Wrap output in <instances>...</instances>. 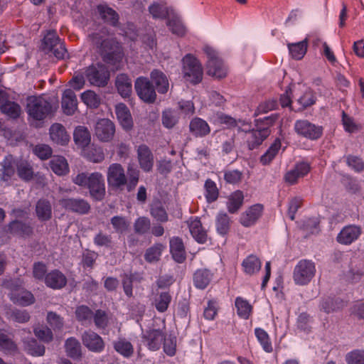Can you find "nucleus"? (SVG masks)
<instances>
[{
  "instance_id": "09e8293b",
  "label": "nucleus",
  "mask_w": 364,
  "mask_h": 364,
  "mask_svg": "<svg viewBox=\"0 0 364 364\" xmlns=\"http://www.w3.org/2000/svg\"><path fill=\"white\" fill-rule=\"evenodd\" d=\"M0 350L6 354H14L17 350L15 343L6 334L0 333Z\"/></svg>"
},
{
  "instance_id": "864d4df0",
  "label": "nucleus",
  "mask_w": 364,
  "mask_h": 364,
  "mask_svg": "<svg viewBox=\"0 0 364 364\" xmlns=\"http://www.w3.org/2000/svg\"><path fill=\"white\" fill-rule=\"evenodd\" d=\"M235 306L237 309V314L240 317L245 319L249 318L252 307L247 301L237 297L235 300Z\"/></svg>"
},
{
  "instance_id": "0e129e2a",
  "label": "nucleus",
  "mask_w": 364,
  "mask_h": 364,
  "mask_svg": "<svg viewBox=\"0 0 364 364\" xmlns=\"http://www.w3.org/2000/svg\"><path fill=\"white\" fill-rule=\"evenodd\" d=\"M75 314L76 319L80 322L90 321L93 316V311L90 307L85 305L77 306Z\"/></svg>"
},
{
  "instance_id": "bf43d9fd",
  "label": "nucleus",
  "mask_w": 364,
  "mask_h": 364,
  "mask_svg": "<svg viewBox=\"0 0 364 364\" xmlns=\"http://www.w3.org/2000/svg\"><path fill=\"white\" fill-rule=\"evenodd\" d=\"M82 100L90 107L97 108L100 105V97L92 90H87L81 95Z\"/></svg>"
},
{
  "instance_id": "c03bdc74",
  "label": "nucleus",
  "mask_w": 364,
  "mask_h": 364,
  "mask_svg": "<svg viewBox=\"0 0 364 364\" xmlns=\"http://www.w3.org/2000/svg\"><path fill=\"white\" fill-rule=\"evenodd\" d=\"M127 183L126 184L128 192H132L136 186L139 179V170L136 166L129 164L127 167Z\"/></svg>"
},
{
  "instance_id": "7c9ffc66",
  "label": "nucleus",
  "mask_w": 364,
  "mask_h": 364,
  "mask_svg": "<svg viewBox=\"0 0 364 364\" xmlns=\"http://www.w3.org/2000/svg\"><path fill=\"white\" fill-rule=\"evenodd\" d=\"M170 251L173 259L182 263L186 259V251L182 240L179 237H173L170 240Z\"/></svg>"
},
{
  "instance_id": "393cba45",
  "label": "nucleus",
  "mask_w": 364,
  "mask_h": 364,
  "mask_svg": "<svg viewBox=\"0 0 364 364\" xmlns=\"http://www.w3.org/2000/svg\"><path fill=\"white\" fill-rule=\"evenodd\" d=\"M310 165L308 163L301 162L297 164L294 168L288 171L284 176L287 183L292 185L297 182L298 178L306 176L310 171Z\"/></svg>"
},
{
  "instance_id": "20e7f679",
  "label": "nucleus",
  "mask_w": 364,
  "mask_h": 364,
  "mask_svg": "<svg viewBox=\"0 0 364 364\" xmlns=\"http://www.w3.org/2000/svg\"><path fill=\"white\" fill-rule=\"evenodd\" d=\"M182 63L186 80L193 85L200 83L203 80V71L199 60L191 54H187L183 58Z\"/></svg>"
},
{
  "instance_id": "f257e3e1",
  "label": "nucleus",
  "mask_w": 364,
  "mask_h": 364,
  "mask_svg": "<svg viewBox=\"0 0 364 364\" xmlns=\"http://www.w3.org/2000/svg\"><path fill=\"white\" fill-rule=\"evenodd\" d=\"M101 32L92 33L88 36L92 43L98 48L104 63L112 65L122 61L124 57L123 49L116 38H105Z\"/></svg>"
},
{
  "instance_id": "774afa93",
  "label": "nucleus",
  "mask_w": 364,
  "mask_h": 364,
  "mask_svg": "<svg viewBox=\"0 0 364 364\" xmlns=\"http://www.w3.org/2000/svg\"><path fill=\"white\" fill-rule=\"evenodd\" d=\"M348 364H364V350H354L346 355Z\"/></svg>"
},
{
  "instance_id": "f03ea898",
  "label": "nucleus",
  "mask_w": 364,
  "mask_h": 364,
  "mask_svg": "<svg viewBox=\"0 0 364 364\" xmlns=\"http://www.w3.org/2000/svg\"><path fill=\"white\" fill-rule=\"evenodd\" d=\"M26 112L29 125L35 129L44 127V119L51 117L54 112L50 102L42 97L29 96L27 97Z\"/></svg>"
},
{
  "instance_id": "f3484780",
  "label": "nucleus",
  "mask_w": 364,
  "mask_h": 364,
  "mask_svg": "<svg viewBox=\"0 0 364 364\" xmlns=\"http://www.w3.org/2000/svg\"><path fill=\"white\" fill-rule=\"evenodd\" d=\"M360 234V227L355 225H346L338 233L336 240L342 245H350L359 237Z\"/></svg>"
},
{
  "instance_id": "58836bf2",
  "label": "nucleus",
  "mask_w": 364,
  "mask_h": 364,
  "mask_svg": "<svg viewBox=\"0 0 364 364\" xmlns=\"http://www.w3.org/2000/svg\"><path fill=\"white\" fill-rule=\"evenodd\" d=\"M211 277L212 274L209 270L198 269L193 275L194 284L197 288L203 289L209 284Z\"/></svg>"
},
{
  "instance_id": "a878e982",
  "label": "nucleus",
  "mask_w": 364,
  "mask_h": 364,
  "mask_svg": "<svg viewBox=\"0 0 364 364\" xmlns=\"http://www.w3.org/2000/svg\"><path fill=\"white\" fill-rule=\"evenodd\" d=\"M4 286L11 291L10 299L14 304H23V288L20 279L9 280L4 283Z\"/></svg>"
},
{
  "instance_id": "0eeeda50",
  "label": "nucleus",
  "mask_w": 364,
  "mask_h": 364,
  "mask_svg": "<svg viewBox=\"0 0 364 364\" xmlns=\"http://www.w3.org/2000/svg\"><path fill=\"white\" fill-rule=\"evenodd\" d=\"M134 90L137 96L144 102L154 104L156 101V91L149 78L144 76L137 77L134 82Z\"/></svg>"
},
{
  "instance_id": "5701e85b",
  "label": "nucleus",
  "mask_w": 364,
  "mask_h": 364,
  "mask_svg": "<svg viewBox=\"0 0 364 364\" xmlns=\"http://www.w3.org/2000/svg\"><path fill=\"white\" fill-rule=\"evenodd\" d=\"M269 134L270 131L267 127H259V129L257 128L256 130L253 129L247 140L249 150L258 148Z\"/></svg>"
},
{
  "instance_id": "cd10ccee",
  "label": "nucleus",
  "mask_w": 364,
  "mask_h": 364,
  "mask_svg": "<svg viewBox=\"0 0 364 364\" xmlns=\"http://www.w3.org/2000/svg\"><path fill=\"white\" fill-rule=\"evenodd\" d=\"M190 132L196 137H203L210 132L208 124L200 117H194L189 124Z\"/></svg>"
},
{
  "instance_id": "6e6552de",
  "label": "nucleus",
  "mask_w": 364,
  "mask_h": 364,
  "mask_svg": "<svg viewBox=\"0 0 364 364\" xmlns=\"http://www.w3.org/2000/svg\"><path fill=\"white\" fill-rule=\"evenodd\" d=\"M85 75L88 82L95 86L105 87L109 80V71L103 64L90 65L85 70Z\"/></svg>"
},
{
  "instance_id": "2eb2a0df",
  "label": "nucleus",
  "mask_w": 364,
  "mask_h": 364,
  "mask_svg": "<svg viewBox=\"0 0 364 364\" xmlns=\"http://www.w3.org/2000/svg\"><path fill=\"white\" fill-rule=\"evenodd\" d=\"M82 344L91 352L100 353L105 349L102 338L93 331H85L81 336Z\"/></svg>"
},
{
  "instance_id": "7ed1b4c3",
  "label": "nucleus",
  "mask_w": 364,
  "mask_h": 364,
  "mask_svg": "<svg viewBox=\"0 0 364 364\" xmlns=\"http://www.w3.org/2000/svg\"><path fill=\"white\" fill-rule=\"evenodd\" d=\"M73 182L87 188L91 198L102 201L106 196V186L103 175L100 172H82L73 178Z\"/></svg>"
},
{
  "instance_id": "c85d7f7f",
  "label": "nucleus",
  "mask_w": 364,
  "mask_h": 364,
  "mask_svg": "<svg viewBox=\"0 0 364 364\" xmlns=\"http://www.w3.org/2000/svg\"><path fill=\"white\" fill-rule=\"evenodd\" d=\"M35 211L41 221H48L52 218V205L46 198H41L37 201Z\"/></svg>"
},
{
  "instance_id": "e2e57ef3",
  "label": "nucleus",
  "mask_w": 364,
  "mask_h": 364,
  "mask_svg": "<svg viewBox=\"0 0 364 364\" xmlns=\"http://www.w3.org/2000/svg\"><path fill=\"white\" fill-rule=\"evenodd\" d=\"M26 350L33 356H43L45 354L46 348L33 338L28 341Z\"/></svg>"
},
{
  "instance_id": "3c124183",
  "label": "nucleus",
  "mask_w": 364,
  "mask_h": 364,
  "mask_svg": "<svg viewBox=\"0 0 364 364\" xmlns=\"http://www.w3.org/2000/svg\"><path fill=\"white\" fill-rule=\"evenodd\" d=\"M151 215L158 221L164 223L168 220V214L161 202L154 203L151 207Z\"/></svg>"
},
{
  "instance_id": "dca6fc26",
  "label": "nucleus",
  "mask_w": 364,
  "mask_h": 364,
  "mask_svg": "<svg viewBox=\"0 0 364 364\" xmlns=\"http://www.w3.org/2000/svg\"><path fill=\"white\" fill-rule=\"evenodd\" d=\"M50 140L57 145L66 146L70 141V135L60 123H53L49 128Z\"/></svg>"
},
{
  "instance_id": "bb28decb",
  "label": "nucleus",
  "mask_w": 364,
  "mask_h": 364,
  "mask_svg": "<svg viewBox=\"0 0 364 364\" xmlns=\"http://www.w3.org/2000/svg\"><path fill=\"white\" fill-rule=\"evenodd\" d=\"M115 86L118 93L124 98L130 97L132 92V80L124 73L117 75L115 79Z\"/></svg>"
},
{
  "instance_id": "052dcab7",
  "label": "nucleus",
  "mask_w": 364,
  "mask_h": 364,
  "mask_svg": "<svg viewBox=\"0 0 364 364\" xmlns=\"http://www.w3.org/2000/svg\"><path fill=\"white\" fill-rule=\"evenodd\" d=\"M205 188L206 191V199L208 203H212L216 200L218 198L219 191L214 181L210 179L206 180L205 183Z\"/></svg>"
},
{
  "instance_id": "8fccbe9b",
  "label": "nucleus",
  "mask_w": 364,
  "mask_h": 364,
  "mask_svg": "<svg viewBox=\"0 0 364 364\" xmlns=\"http://www.w3.org/2000/svg\"><path fill=\"white\" fill-rule=\"evenodd\" d=\"M178 121V117L176 112L172 109H166L162 112V124L168 129L173 128Z\"/></svg>"
},
{
  "instance_id": "5fc2aeb1",
  "label": "nucleus",
  "mask_w": 364,
  "mask_h": 364,
  "mask_svg": "<svg viewBox=\"0 0 364 364\" xmlns=\"http://www.w3.org/2000/svg\"><path fill=\"white\" fill-rule=\"evenodd\" d=\"M95 325L97 328L105 329L109 323V318L107 314L102 310L97 309L95 312H93L92 316Z\"/></svg>"
},
{
  "instance_id": "473e14b6",
  "label": "nucleus",
  "mask_w": 364,
  "mask_h": 364,
  "mask_svg": "<svg viewBox=\"0 0 364 364\" xmlns=\"http://www.w3.org/2000/svg\"><path fill=\"white\" fill-rule=\"evenodd\" d=\"M65 350L67 355L74 360L82 358V347L77 339L74 337L68 338L65 342Z\"/></svg>"
},
{
  "instance_id": "72a5a7b5",
  "label": "nucleus",
  "mask_w": 364,
  "mask_h": 364,
  "mask_svg": "<svg viewBox=\"0 0 364 364\" xmlns=\"http://www.w3.org/2000/svg\"><path fill=\"white\" fill-rule=\"evenodd\" d=\"M110 224L114 232L119 235H124L128 232L131 228L129 220L122 215H114L110 219Z\"/></svg>"
},
{
  "instance_id": "6ab92c4d",
  "label": "nucleus",
  "mask_w": 364,
  "mask_h": 364,
  "mask_svg": "<svg viewBox=\"0 0 364 364\" xmlns=\"http://www.w3.org/2000/svg\"><path fill=\"white\" fill-rule=\"evenodd\" d=\"M115 112L122 127L127 132L131 131L133 129L134 122L127 106L123 103L117 105Z\"/></svg>"
},
{
  "instance_id": "69168bd1",
  "label": "nucleus",
  "mask_w": 364,
  "mask_h": 364,
  "mask_svg": "<svg viewBox=\"0 0 364 364\" xmlns=\"http://www.w3.org/2000/svg\"><path fill=\"white\" fill-rule=\"evenodd\" d=\"M171 301V296L168 292H161L158 299H156V309L159 312H164L167 310Z\"/></svg>"
},
{
  "instance_id": "f704fd0d",
  "label": "nucleus",
  "mask_w": 364,
  "mask_h": 364,
  "mask_svg": "<svg viewBox=\"0 0 364 364\" xmlns=\"http://www.w3.org/2000/svg\"><path fill=\"white\" fill-rule=\"evenodd\" d=\"M190 232L193 238L199 243L203 244L207 240V233L203 229L200 220L196 219L189 225Z\"/></svg>"
},
{
  "instance_id": "a211bd4d",
  "label": "nucleus",
  "mask_w": 364,
  "mask_h": 364,
  "mask_svg": "<svg viewBox=\"0 0 364 364\" xmlns=\"http://www.w3.org/2000/svg\"><path fill=\"white\" fill-rule=\"evenodd\" d=\"M137 158L141 168L145 172L152 170L154 166V155L146 144L139 146L137 149Z\"/></svg>"
},
{
  "instance_id": "ddd939ff",
  "label": "nucleus",
  "mask_w": 364,
  "mask_h": 364,
  "mask_svg": "<svg viewBox=\"0 0 364 364\" xmlns=\"http://www.w3.org/2000/svg\"><path fill=\"white\" fill-rule=\"evenodd\" d=\"M296 132L308 139L315 140L322 135V127L316 126L307 120H297L294 125Z\"/></svg>"
},
{
  "instance_id": "9b49d317",
  "label": "nucleus",
  "mask_w": 364,
  "mask_h": 364,
  "mask_svg": "<svg viewBox=\"0 0 364 364\" xmlns=\"http://www.w3.org/2000/svg\"><path fill=\"white\" fill-rule=\"evenodd\" d=\"M59 205L66 210L78 215H87L90 212V203L81 198H63L59 200Z\"/></svg>"
},
{
  "instance_id": "4468645a",
  "label": "nucleus",
  "mask_w": 364,
  "mask_h": 364,
  "mask_svg": "<svg viewBox=\"0 0 364 364\" xmlns=\"http://www.w3.org/2000/svg\"><path fill=\"white\" fill-rule=\"evenodd\" d=\"M115 133V126L109 119H100L95 125V136L101 141H111Z\"/></svg>"
},
{
  "instance_id": "de8ad7c7",
  "label": "nucleus",
  "mask_w": 364,
  "mask_h": 364,
  "mask_svg": "<svg viewBox=\"0 0 364 364\" xmlns=\"http://www.w3.org/2000/svg\"><path fill=\"white\" fill-rule=\"evenodd\" d=\"M280 147V140L279 139H275L274 143L269 147L267 151L260 157V162L263 165L269 164L275 157Z\"/></svg>"
},
{
  "instance_id": "9d476101",
  "label": "nucleus",
  "mask_w": 364,
  "mask_h": 364,
  "mask_svg": "<svg viewBox=\"0 0 364 364\" xmlns=\"http://www.w3.org/2000/svg\"><path fill=\"white\" fill-rule=\"evenodd\" d=\"M107 181L108 186L113 191H122L127 183V177L120 164L114 163L107 168Z\"/></svg>"
},
{
  "instance_id": "338daca9",
  "label": "nucleus",
  "mask_w": 364,
  "mask_h": 364,
  "mask_svg": "<svg viewBox=\"0 0 364 364\" xmlns=\"http://www.w3.org/2000/svg\"><path fill=\"white\" fill-rule=\"evenodd\" d=\"M35 336L41 341L45 343H50L53 339V332L50 328L47 326H43L41 328H35L34 330Z\"/></svg>"
},
{
  "instance_id": "e433bc0d",
  "label": "nucleus",
  "mask_w": 364,
  "mask_h": 364,
  "mask_svg": "<svg viewBox=\"0 0 364 364\" xmlns=\"http://www.w3.org/2000/svg\"><path fill=\"white\" fill-rule=\"evenodd\" d=\"M287 46L291 57L295 60H301L307 51L308 40L306 38L298 43H288Z\"/></svg>"
},
{
  "instance_id": "4c0bfd02",
  "label": "nucleus",
  "mask_w": 364,
  "mask_h": 364,
  "mask_svg": "<svg viewBox=\"0 0 364 364\" xmlns=\"http://www.w3.org/2000/svg\"><path fill=\"white\" fill-rule=\"evenodd\" d=\"M75 143L82 147L88 146L90 142V134L87 128L78 126L73 133Z\"/></svg>"
},
{
  "instance_id": "2f4dec72",
  "label": "nucleus",
  "mask_w": 364,
  "mask_h": 364,
  "mask_svg": "<svg viewBox=\"0 0 364 364\" xmlns=\"http://www.w3.org/2000/svg\"><path fill=\"white\" fill-rule=\"evenodd\" d=\"M97 11L105 22L114 27L119 26V15L113 9L107 5H99Z\"/></svg>"
},
{
  "instance_id": "ea45409f",
  "label": "nucleus",
  "mask_w": 364,
  "mask_h": 364,
  "mask_svg": "<svg viewBox=\"0 0 364 364\" xmlns=\"http://www.w3.org/2000/svg\"><path fill=\"white\" fill-rule=\"evenodd\" d=\"M94 244L100 247L112 250L114 246L113 238L110 234L100 230L93 238Z\"/></svg>"
},
{
  "instance_id": "b1692460",
  "label": "nucleus",
  "mask_w": 364,
  "mask_h": 364,
  "mask_svg": "<svg viewBox=\"0 0 364 364\" xmlns=\"http://www.w3.org/2000/svg\"><path fill=\"white\" fill-rule=\"evenodd\" d=\"M61 106L63 112L67 115H73L77 109V100L73 90L67 89L62 97Z\"/></svg>"
},
{
  "instance_id": "aec40b11",
  "label": "nucleus",
  "mask_w": 364,
  "mask_h": 364,
  "mask_svg": "<svg viewBox=\"0 0 364 364\" xmlns=\"http://www.w3.org/2000/svg\"><path fill=\"white\" fill-rule=\"evenodd\" d=\"M150 81L159 94H166L169 89V82L166 75L160 70L154 69L150 73Z\"/></svg>"
},
{
  "instance_id": "680f3d73",
  "label": "nucleus",
  "mask_w": 364,
  "mask_h": 364,
  "mask_svg": "<svg viewBox=\"0 0 364 364\" xmlns=\"http://www.w3.org/2000/svg\"><path fill=\"white\" fill-rule=\"evenodd\" d=\"M1 112L6 114L11 118L19 117L21 113V107L14 102L8 101L1 108Z\"/></svg>"
},
{
  "instance_id": "79ce46f5",
  "label": "nucleus",
  "mask_w": 364,
  "mask_h": 364,
  "mask_svg": "<svg viewBox=\"0 0 364 364\" xmlns=\"http://www.w3.org/2000/svg\"><path fill=\"white\" fill-rule=\"evenodd\" d=\"M50 167L55 173L59 176L65 175L68 171V165L63 156L53 157L50 161Z\"/></svg>"
},
{
  "instance_id": "412c9836",
  "label": "nucleus",
  "mask_w": 364,
  "mask_h": 364,
  "mask_svg": "<svg viewBox=\"0 0 364 364\" xmlns=\"http://www.w3.org/2000/svg\"><path fill=\"white\" fill-rule=\"evenodd\" d=\"M142 338L147 343L149 349L156 350L159 349L162 343L165 341V335L161 330L151 329L146 331Z\"/></svg>"
},
{
  "instance_id": "f8f14e48",
  "label": "nucleus",
  "mask_w": 364,
  "mask_h": 364,
  "mask_svg": "<svg viewBox=\"0 0 364 364\" xmlns=\"http://www.w3.org/2000/svg\"><path fill=\"white\" fill-rule=\"evenodd\" d=\"M2 167L1 179L4 181H9L14 176L15 171L21 178H23V163L14 158L12 155H8L0 164Z\"/></svg>"
},
{
  "instance_id": "4be33fe9",
  "label": "nucleus",
  "mask_w": 364,
  "mask_h": 364,
  "mask_svg": "<svg viewBox=\"0 0 364 364\" xmlns=\"http://www.w3.org/2000/svg\"><path fill=\"white\" fill-rule=\"evenodd\" d=\"M45 283L50 288L60 289L66 286L67 278L60 270L54 269L46 274Z\"/></svg>"
},
{
  "instance_id": "49530a36",
  "label": "nucleus",
  "mask_w": 364,
  "mask_h": 364,
  "mask_svg": "<svg viewBox=\"0 0 364 364\" xmlns=\"http://www.w3.org/2000/svg\"><path fill=\"white\" fill-rule=\"evenodd\" d=\"M164 246L161 243H156L149 247L144 254V259L149 263L158 262L160 259Z\"/></svg>"
},
{
  "instance_id": "13d9d810",
  "label": "nucleus",
  "mask_w": 364,
  "mask_h": 364,
  "mask_svg": "<svg viewBox=\"0 0 364 364\" xmlns=\"http://www.w3.org/2000/svg\"><path fill=\"white\" fill-rule=\"evenodd\" d=\"M151 228L150 220L146 217H139L134 223V230L136 234L144 235Z\"/></svg>"
},
{
  "instance_id": "c9c22d12",
  "label": "nucleus",
  "mask_w": 364,
  "mask_h": 364,
  "mask_svg": "<svg viewBox=\"0 0 364 364\" xmlns=\"http://www.w3.org/2000/svg\"><path fill=\"white\" fill-rule=\"evenodd\" d=\"M84 156L93 163H100L105 159V154L101 147L95 144L87 146L84 149Z\"/></svg>"
},
{
  "instance_id": "423d86ee",
  "label": "nucleus",
  "mask_w": 364,
  "mask_h": 364,
  "mask_svg": "<svg viewBox=\"0 0 364 364\" xmlns=\"http://www.w3.org/2000/svg\"><path fill=\"white\" fill-rule=\"evenodd\" d=\"M316 273L314 262L309 259H301L295 266L293 278L296 284L306 285L310 282Z\"/></svg>"
},
{
  "instance_id": "a19ab883",
  "label": "nucleus",
  "mask_w": 364,
  "mask_h": 364,
  "mask_svg": "<svg viewBox=\"0 0 364 364\" xmlns=\"http://www.w3.org/2000/svg\"><path fill=\"white\" fill-rule=\"evenodd\" d=\"M114 350L125 358L131 357L134 353L132 344L125 338H119L113 343Z\"/></svg>"
},
{
  "instance_id": "4d7b16f0",
  "label": "nucleus",
  "mask_w": 364,
  "mask_h": 364,
  "mask_svg": "<svg viewBox=\"0 0 364 364\" xmlns=\"http://www.w3.org/2000/svg\"><path fill=\"white\" fill-rule=\"evenodd\" d=\"M216 229L220 235H226L230 229V218L226 213H220L216 219Z\"/></svg>"
},
{
  "instance_id": "1a4fd4ad",
  "label": "nucleus",
  "mask_w": 364,
  "mask_h": 364,
  "mask_svg": "<svg viewBox=\"0 0 364 364\" xmlns=\"http://www.w3.org/2000/svg\"><path fill=\"white\" fill-rule=\"evenodd\" d=\"M42 49L46 53L53 54L58 59L63 58L67 52L55 31H49L45 35L42 41Z\"/></svg>"
},
{
  "instance_id": "a18cd8bd",
  "label": "nucleus",
  "mask_w": 364,
  "mask_h": 364,
  "mask_svg": "<svg viewBox=\"0 0 364 364\" xmlns=\"http://www.w3.org/2000/svg\"><path fill=\"white\" fill-rule=\"evenodd\" d=\"M242 264L245 272L250 275L259 272L261 269V262L259 259L255 255L247 257L244 259Z\"/></svg>"
},
{
  "instance_id": "6e6d98bb",
  "label": "nucleus",
  "mask_w": 364,
  "mask_h": 364,
  "mask_svg": "<svg viewBox=\"0 0 364 364\" xmlns=\"http://www.w3.org/2000/svg\"><path fill=\"white\" fill-rule=\"evenodd\" d=\"M46 320L51 328L55 331H62L64 326L63 318L55 312L49 311L47 314Z\"/></svg>"
},
{
  "instance_id": "37998d69",
  "label": "nucleus",
  "mask_w": 364,
  "mask_h": 364,
  "mask_svg": "<svg viewBox=\"0 0 364 364\" xmlns=\"http://www.w3.org/2000/svg\"><path fill=\"white\" fill-rule=\"evenodd\" d=\"M244 195L241 191H236L232 193L227 203L228 211L230 213H236L243 203Z\"/></svg>"
},
{
  "instance_id": "c756f323",
  "label": "nucleus",
  "mask_w": 364,
  "mask_h": 364,
  "mask_svg": "<svg viewBox=\"0 0 364 364\" xmlns=\"http://www.w3.org/2000/svg\"><path fill=\"white\" fill-rule=\"evenodd\" d=\"M263 206L256 204L251 206L240 218V223L245 227L253 225L261 215Z\"/></svg>"
},
{
  "instance_id": "603ef678",
  "label": "nucleus",
  "mask_w": 364,
  "mask_h": 364,
  "mask_svg": "<svg viewBox=\"0 0 364 364\" xmlns=\"http://www.w3.org/2000/svg\"><path fill=\"white\" fill-rule=\"evenodd\" d=\"M342 301L339 299H333L331 297H328L324 299L321 304V310H323L326 314H330L336 311H339L338 309L341 306L340 304H341Z\"/></svg>"
},
{
  "instance_id": "39448f33",
  "label": "nucleus",
  "mask_w": 364,
  "mask_h": 364,
  "mask_svg": "<svg viewBox=\"0 0 364 364\" xmlns=\"http://www.w3.org/2000/svg\"><path fill=\"white\" fill-rule=\"evenodd\" d=\"M203 50L208 58L206 65L207 74L217 79L225 77L227 68L223 60L219 58L218 53L213 48L208 46L203 48Z\"/></svg>"
}]
</instances>
